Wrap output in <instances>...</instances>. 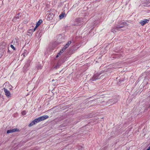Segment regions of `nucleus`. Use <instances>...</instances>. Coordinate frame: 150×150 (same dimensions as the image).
Wrapping results in <instances>:
<instances>
[{
	"instance_id": "f257e3e1",
	"label": "nucleus",
	"mask_w": 150,
	"mask_h": 150,
	"mask_svg": "<svg viewBox=\"0 0 150 150\" xmlns=\"http://www.w3.org/2000/svg\"><path fill=\"white\" fill-rule=\"evenodd\" d=\"M124 26L122 25H121L119 26H115L114 27L112 28L111 30V31L114 33H115V32L120 31L121 30H122L121 29L122 28H123Z\"/></svg>"
},
{
	"instance_id": "f03ea898",
	"label": "nucleus",
	"mask_w": 150,
	"mask_h": 150,
	"mask_svg": "<svg viewBox=\"0 0 150 150\" xmlns=\"http://www.w3.org/2000/svg\"><path fill=\"white\" fill-rule=\"evenodd\" d=\"M49 117V116L48 115H43L40 117H38V118H36L37 120L38 121V122H39L44 120Z\"/></svg>"
},
{
	"instance_id": "7ed1b4c3",
	"label": "nucleus",
	"mask_w": 150,
	"mask_h": 150,
	"mask_svg": "<svg viewBox=\"0 0 150 150\" xmlns=\"http://www.w3.org/2000/svg\"><path fill=\"white\" fill-rule=\"evenodd\" d=\"M100 74L101 73H96L93 75L91 80V81H94L100 79V77H99V76Z\"/></svg>"
},
{
	"instance_id": "20e7f679",
	"label": "nucleus",
	"mask_w": 150,
	"mask_h": 150,
	"mask_svg": "<svg viewBox=\"0 0 150 150\" xmlns=\"http://www.w3.org/2000/svg\"><path fill=\"white\" fill-rule=\"evenodd\" d=\"M4 90L5 93L6 95L8 98H9L11 97V95L9 91H8L6 88H4Z\"/></svg>"
},
{
	"instance_id": "39448f33",
	"label": "nucleus",
	"mask_w": 150,
	"mask_h": 150,
	"mask_svg": "<svg viewBox=\"0 0 150 150\" xmlns=\"http://www.w3.org/2000/svg\"><path fill=\"white\" fill-rule=\"evenodd\" d=\"M19 131L20 130L19 129L17 128H14L8 130L7 131V133L8 134H9L15 132H19Z\"/></svg>"
},
{
	"instance_id": "423d86ee",
	"label": "nucleus",
	"mask_w": 150,
	"mask_h": 150,
	"mask_svg": "<svg viewBox=\"0 0 150 150\" xmlns=\"http://www.w3.org/2000/svg\"><path fill=\"white\" fill-rule=\"evenodd\" d=\"M149 21V20L147 19H144L143 20L140 21V23L142 26L144 25L146 23H148Z\"/></svg>"
},
{
	"instance_id": "0eeeda50",
	"label": "nucleus",
	"mask_w": 150,
	"mask_h": 150,
	"mask_svg": "<svg viewBox=\"0 0 150 150\" xmlns=\"http://www.w3.org/2000/svg\"><path fill=\"white\" fill-rule=\"evenodd\" d=\"M36 120V118L31 123H30L29 124L28 126L29 127H31L33 125H35V124H37V123H38V121Z\"/></svg>"
},
{
	"instance_id": "6e6552de",
	"label": "nucleus",
	"mask_w": 150,
	"mask_h": 150,
	"mask_svg": "<svg viewBox=\"0 0 150 150\" xmlns=\"http://www.w3.org/2000/svg\"><path fill=\"white\" fill-rule=\"evenodd\" d=\"M19 13L17 15H16V16L13 18L12 20V21L13 22H15L16 21H18V19L20 18L21 17V16H19Z\"/></svg>"
},
{
	"instance_id": "1a4fd4ad",
	"label": "nucleus",
	"mask_w": 150,
	"mask_h": 150,
	"mask_svg": "<svg viewBox=\"0 0 150 150\" xmlns=\"http://www.w3.org/2000/svg\"><path fill=\"white\" fill-rule=\"evenodd\" d=\"M71 41H69L67 44L64 45V47H63L62 48H64L65 49V50L66 48H67L71 44Z\"/></svg>"
},
{
	"instance_id": "9d476101",
	"label": "nucleus",
	"mask_w": 150,
	"mask_h": 150,
	"mask_svg": "<svg viewBox=\"0 0 150 150\" xmlns=\"http://www.w3.org/2000/svg\"><path fill=\"white\" fill-rule=\"evenodd\" d=\"M60 66V64L59 63H57L55 65H53L52 68V70L53 69H56L59 68Z\"/></svg>"
},
{
	"instance_id": "9b49d317",
	"label": "nucleus",
	"mask_w": 150,
	"mask_h": 150,
	"mask_svg": "<svg viewBox=\"0 0 150 150\" xmlns=\"http://www.w3.org/2000/svg\"><path fill=\"white\" fill-rule=\"evenodd\" d=\"M65 51V49L64 48H62V49L59 51V52L57 54V55L59 56L61 53H63Z\"/></svg>"
},
{
	"instance_id": "f8f14e48",
	"label": "nucleus",
	"mask_w": 150,
	"mask_h": 150,
	"mask_svg": "<svg viewBox=\"0 0 150 150\" xmlns=\"http://www.w3.org/2000/svg\"><path fill=\"white\" fill-rule=\"evenodd\" d=\"M28 54V51L26 50H25L22 55H23L24 57H25V56L27 55Z\"/></svg>"
},
{
	"instance_id": "ddd939ff",
	"label": "nucleus",
	"mask_w": 150,
	"mask_h": 150,
	"mask_svg": "<svg viewBox=\"0 0 150 150\" xmlns=\"http://www.w3.org/2000/svg\"><path fill=\"white\" fill-rule=\"evenodd\" d=\"M82 20V18H76L75 20V21L78 23H79L80 22H81Z\"/></svg>"
},
{
	"instance_id": "4468645a",
	"label": "nucleus",
	"mask_w": 150,
	"mask_h": 150,
	"mask_svg": "<svg viewBox=\"0 0 150 150\" xmlns=\"http://www.w3.org/2000/svg\"><path fill=\"white\" fill-rule=\"evenodd\" d=\"M51 15L50 14H49L47 16V20H50L52 19V17H50V16Z\"/></svg>"
},
{
	"instance_id": "2eb2a0df",
	"label": "nucleus",
	"mask_w": 150,
	"mask_h": 150,
	"mask_svg": "<svg viewBox=\"0 0 150 150\" xmlns=\"http://www.w3.org/2000/svg\"><path fill=\"white\" fill-rule=\"evenodd\" d=\"M42 22V20L41 19H40L39 20L36 24L38 25H39Z\"/></svg>"
},
{
	"instance_id": "dca6fc26",
	"label": "nucleus",
	"mask_w": 150,
	"mask_h": 150,
	"mask_svg": "<svg viewBox=\"0 0 150 150\" xmlns=\"http://www.w3.org/2000/svg\"><path fill=\"white\" fill-rule=\"evenodd\" d=\"M144 83H145L146 85L149 83V81L148 80L144 79Z\"/></svg>"
},
{
	"instance_id": "f3484780",
	"label": "nucleus",
	"mask_w": 150,
	"mask_h": 150,
	"mask_svg": "<svg viewBox=\"0 0 150 150\" xmlns=\"http://www.w3.org/2000/svg\"><path fill=\"white\" fill-rule=\"evenodd\" d=\"M64 14L62 13L61 14H60L59 16V18L60 19H62V18H63L64 17Z\"/></svg>"
},
{
	"instance_id": "a211bd4d",
	"label": "nucleus",
	"mask_w": 150,
	"mask_h": 150,
	"mask_svg": "<svg viewBox=\"0 0 150 150\" xmlns=\"http://www.w3.org/2000/svg\"><path fill=\"white\" fill-rule=\"evenodd\" d=\"M30 66V64L29 63H27L24 66V68H28Z\"/></svg>"
},
{
	"instance_id": "6ab92c4d",
	"label": "nucleus",
	"mask_w": 150,
	"mask_h": 150,
	"mask_svg": "<svg viewBox=\"0 0 150 150\" xmlns=\"http://www.w3.org/2000/svg\"><path fill=\"white\" fill-rule=\"evenodd\" d=\"M10 47L14 50H16L15 48L14 47V46L13 45H11Z\"/></svg>"
},
{
	"instance_id": "aec40b11",
	"label": "nucleus",
	"mask_w": 150,
	"mask_h": 150,
	"mask_svg": "<svg viewBox=\"0 0 150 150\" xmlns=\"http://www.w3.org/2000/svg\"><path fill=\"white\" fill-rule=\"evenodd\" d=\"M26 114V112L25 111H23L22 112V114L23 115H25Z\"/></svg>"
},
{
	"instance_id": "412c9836",
	"label": "nucleus",
	"mask_w": 150,
	"mask_h": 150,
	"mask_svg": "<svg viewBox=\"0 0 150 150\" xmlns=\"http://www.w3.org/2000/svg\"><path fill=\"white\" fill-rule=\"evenodd\" d=\"M39 25H37V24H36V25L35 26L36 28H37L39 26Z\"/></svg>"
},
{
	"instance_id": "4be33fe9",
	"label": "nucleus",
	"mask_w": 150,
	"mask_h": 150,
	"mask_svg": "<svg viewBox=\"0 0 150 150\" xmlns=\"http://www.w3.org/2000/svg\"><path fill=\"white\" fill-rule=\"evenodd\" d=\"M39 25H37V24H36V25L35 26L36 28H37L39 26Z\"/></svg>"
},
{
	"instance_id": "5701e85b",
	"label": "nucleus",
	"mask_w": 150,
	"mask_h": 150,
	"mask_svg": "<svg viewBox=\"0 0 150 150\" xmlns=\"http://www.w3.org/2000/svg\"><path fill=\"white\" fill-rule=\"evenodd\" d=\"M146 150H150V146L149 147V148L147 149Z\"/></svg>"
},
{
	"instance_id": "b1692460",
	"label": "nucleus",
	"mask_w": 150,
	"mask_h": 150,
	"mask_svg": "<svg viewBox=\"0 0 150 150\" xmlns=\"http://www.w3.org/2000/svg\"><path fill=\"white\" fill-rule=\"evenodd\" d=\"M37 28H36L35 27V28H34L33 29V31H35V30H36V29Z\"/></svg>"
},
{
	"instance_id": "393cba45",
	"label": "nucleus",
	"mask_w": 150,
	"mask_h": 150,
	"mask_svg": "<svg viewBox=\"0 0 150 150\" xmlns=\"http://www.w3.org/2000/svg\"><path fill=\"white\" fill-rule=\"evenodd\" d=\"M58 57H59V56H58V55H57V56H56V58H57Z\"/></svg>"
},
{
	"instance_id": "a878e982",
	"label": "nucleus",
	"mask_w": 150,
	"mask_h": 150,
	"mask_svg": "<svg viewBox=\"0 0 150 150\" xmlns=\"http://www.w3.org/2000/svg\"><path fill=\"white\" fill-rule=\"evenodd\" d=\"M42 68V67H40V69H41Z\"/></svg>"
},
{
	"instance_id": "bb28decb",
	"label": "nucleus",
	"mask_w": 150,
	"mask_h": 150,
	"mask_svg": "<svg viewBox=\"0 0 150 150\" xmlns=\"http://www.w3.org/2000/svg\"><path fill=\"white\" fill-rule=\"evenodd\" d=\"M120 57H121V56H120V57H119V58H120Z\"/></svg>"
}]
</instances>
